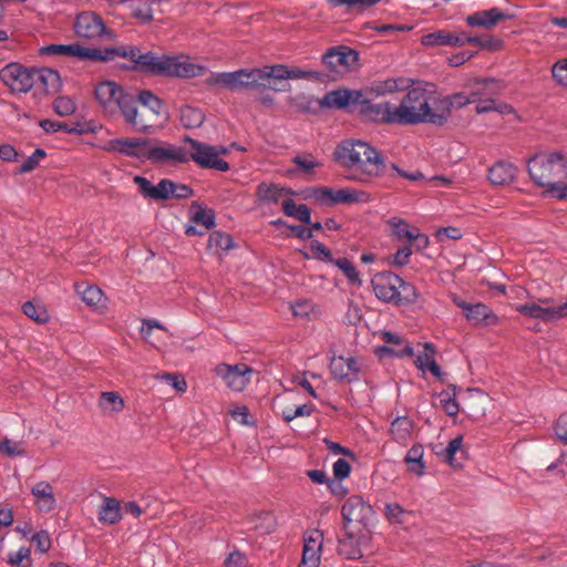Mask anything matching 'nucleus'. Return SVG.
<instances>
[{"label":"nucleus","mask_w":567,"mask_h":567,"mask_svg":"<svg viewBox=\"0 0 567 567\" xmlns=\"http://www.w3.org/2000/svg\"><path fill=\"white\" fill-rule=\"evenodd\" d=\"M412 256L411 246H403L396 250V252L392 256V264L398 267H403L410 262V258Z\"/></svg>","instance_id":"63"},{"label":"nucleus","mask_w":567,"mask_h":567,"mask_svg":"<svg viewBox=\"0 0 567 567\" xmlns=\"http://www.w3.org/2000/svg\"><path fill=\"white\" fill-rule=\"evenodd\" d=\"M406 514L408 511L398 503H386L384 506V515L391 524H403Z\"/></svg>","instance_id":"50"},{"label":"nucleus","mask_w":567,"mask_h":567,"mask_svg":"<svg viewBox=\"0 0 567 567\" xmlns=\"http://www.w3.org/2000/svg\"><path fill=\"white\" fill-rule=\"evenodd\" d=\"M392 236L398 241H413L415 227H411L409 223L401 217H392L388 220Z\"/></svg>","instance_id":"35"},{"label":"nucleus","mask_w":567,"mask_h":567,"mask_svg":"<svg viewBox=\"0 0 567 567\" xmlns=\"http://www.w3.org/2000/svg\"><path fill=\"white\" fill-rule=\"evenodd\" d=\"M372 200V196L370 193L357 189L353 187H343L337 189V194L334 197V203L338 204H355V203H369Z\"/></svg>","instance_id":"34"},{"label":"nucleus","mask_w":567,"mask_h":567,"mask_svg":"<svg viewBox=\"0 0 567 567\" xmlns=\"http://www.w3.org/2000/svg\"><path fill=\"white\" fill-rule=\"evenodd\" d=\"M208 86H221L229 91H269L266 66L239 69L233 72H210L205 79Z\"/></svg>","instance_id":"7"},{"label":"nucleus","mask_w":567,"mask_h":567,"mask_svg":"<svg viewBox=\"0 0 567 567\" xmlns=\"http://www.w3.org/2000/svg\"><path fill=\"white\" fill-rule=\"evenodd\" d=\"M148 138H114L109 141L103 150L111 153H120L122 155L133 157L140 161H146L150 145Z\"/></svg>","instance_id":"15"},{"label":"nucleus","mask_w":567,"mask_h":567,"mask_svg":"<svg viewBox=\"0 0 567 567\" xmlns=\"http://www.w3.org/2000/svg\"><path fill=\"white\" fill-rule=\"evenodd\" d=\"M100 405L105 411L120 412L124 408V400L116 392H102Z\"/></svg>","instance_id":"44"},{"label":"nucleus","mask_w":567,"mask_h":567,"mask_svg":"<svg viewBox=\"0 0 567 567\" xmlns=\"http://www.w3.org/2000/svg\"><path fill=\"white\" fill-rule=\"evenodd\" d=\"M23 313L38 323H45L49 320L47 310L34 305L32 301H27L22 306Z\"/></svg>","instance_id":"46"},{"label":"nucleus","mask_w":567,"mask_h":567,"mask_svg":"<svg viewBox=\"0 0 567 567\" xmlns=\"http://www.w3.org/2000/svg\"><path fill=\"white\" fill-rule=\"evenodd\" d=\"M341 515L347 523L355 522L367 525L373 515V509L361 496L352 495L342 505Z\"/></svg>","instance_id":"17"},{"label":"nucleus","mask_w":567,"mask_h":567,"mask_svg":"<svg viewBox=\"0 0 567 567\" xmlns=\"http://www.w3.org/2000/svg\"><path fill=\"white\" fill-rule=\"evenodd\" d=\"M97 518L100 523L106 525L117 524L122 519L121 503L113 497H103V503L100 506Z\"/></svg>","instance_id":"30"},{"label":"nucleus","mask_w":567,"mask_h":567,"mask_svg":"<svg viewBox=\"0 0 567 567\" xmlns=\"http://www.w3.org/2000/svg\"><path fill=\"white\" fill-rule=\"evenodd\" d=\"M371 285L378 299L394 305L401 303L400 286H402V278L394 272H378L372 278Z\"/></svg>","instance_id":"12"},{"label":"nucleus","mask_w":567,"mask_h":567,"mask_svg":"<svg viewBox=\"0 0 567 567\" xmlns=\"http://www.w3.org/2000/svg\"><path fill=\"white\" fill-rule=\"evenodd\" d=\"M136 101L141 103L142 109L146 111L156 125L159 120L165 121L167 118V111L163 101L151 91H140Z\"/></svg>","instance_id":"24"},{"label":"nucleus","mask_w":567,"mask_h":567,"mask_svg":"<svg viewBox=\"0 0 567 567\" xmlns=\"http://www.w3.org/2000/svg\"><path fill=\"white\" fill-rule=\"evenodd\" d=\"M334 158L349 171L344 178L352 182L369 183L385 166L382 155L370 144L359 140L341 142L334 151Z\"/></svg>","instance_id":"3"},{"label":"nucleus","mask_w":567,"mask_h":567,"mask_svg":"<svg viewBox=\"0 0 567 567\" xmlns=\"http://www.w3.org/2000/svg\"><path fill=\"white\" fill-rule=\"evenodd\" d=\"M121 114L127 125L137 133H147L156 124L152 121L145 110L137 107L136 97H133L124 104Z\"/></svg>","instance_id":"18"},{"label":"nucleus","mask_w":567,"mask_h":567,"mask_svg":"<svg viewBox=\"0 0 567 567\" xmlns=\"http://www.w3.org/2000/svg\"><path fill=\"white\" fill-rule=\"evenodd\" d=\"M31 542L35 545L37 549L41 553H47L51 546V539L45 530L35 533Z\"/></svg>","instance_id":"62"},{"label":"nucleus","mask_w":567,"mask_h":567,"mask_svg":"<svg viewBox=\"0 0 567 567\" xmlns=\"http://www.w3.org/2000/svg\"><path fill=\"white\" fill-rule=\"evenodd\" d=\"M463 444V436L458 435L451 440L444 451L441 453L443 460L453 467H457L461 464L456 461L455 455L461 451Z\"/></svg>","instance_id":"45"},{"label":"nucleus","mask_w":567,"mask_h":567,"mask_svg":"<svg viewBox=\"0 0 567 567\" xmlns=\"http://www.w3.org/2000/svg\"><path fill=\"white\" fill-rule=\"evenodd\" d=\"M330 372L337 380L352 382L358 379V361L353 357L334 355L330 360Z\"/></svg>","instance_id":"23"},{"label":"nucleus","mask_w":567,"mask_h":567,"mask_svg":"<svg viewBox=\"0 0 567 567\" xmlns=\"http://www.w3.org/2000/svg\"><path fill=\"white\" fill-rule=\"evenodd\" d=\"M551 75L559 85L567 87V59L559 60L553 65Z\"/></svg>","instance_id":"56"},{"label":"nucleus","mask_w":567,"mask_h":567,"mask_svg":"<svg viewBox=\"0 0 567 567\" xmlns=\"http://www.w3.org/2000/svg\"><path fill=\"white\" fill-rule=\"evenodd\" d=\"M362 537L344 529L343 536L339 538L338 553L348 559L362 557Z\"/></svg>","instance_id":"29"},{"label":"nucleus","mask_w":567,"mask_h":567,"mask_svg":"<svg viewBox=\"0 0 567 567\" xmlns=\"http://www.w3.org/2000/svg\"><path fill=\"white\" fill-rule=\"evenodd\" d=\"M331 264H333L343 272L350 284L361 286L362 281L360 279L359 272L348 258L333 259Z\"/></svg>","instance_id":"43"},{"label":"nucleus","mask_w":567,"mask_h":567,"mask_svg":"<svg viewBox=\"0 0 567 567\" xmlns=\"http://www.w3.org/2000/svg\"><path fill=\"white\" fill-rule=\"evenodd\" d=\"M436 100L440 126H443L444 124L447 123L449 118L451 117L453 109H461L471 103H474L472 101L471 92L468 94L458 92L451 95H441L436 93Z\"/></svg>","instance_id":"20"},{"label":"nucleus","mask_w":567,"mask_h":567,"mask_svg":"<svg viewBox=\"0 0 567 567\" xmlns=\"http://www.w3.org/2000/svg\"><path fill=\"white\" fill-rule=\"evenodd\" d=\"M517 167L506 161L496 162L487 174L488 181L498 186L508 185L516 178Z\"/></svg>","instance_id":"28"},{"label":"nucleus","mask_w":567,"mask_h":567,"mask_svg":"<svg viewBox=\"0 0 567 567\" xmlns=\"http://www.w3.org/2000/svg\"><path fill=\"white\" fill-rule=\"evenodd\" d=\"M76 291L87 306L95 308L103 306V291L99 287L79 285L76 286Z\"/></svg>","instance_id":"42"},{"label":"nucleus","mask_w":567,"mask_h":567,"mask_svg":"<svg viewBox=\"0 0 567 567\" xmlns=\"http://www.w3.org/2000/svg\"><path fill=\"white\" fill-rule=\"evenodd\" d=\"M375 354L380 359H383L385 357H412L414 352L410 344H403L401 349H393L390 346H379L375 349Z\"/></svg>","instance_id":"47"},{"label":"nucleus","mask_w":567,"mask_h":567,"mask_svg":"<svg viewBox=\"0 0 567 567\" xmlns=\"http://www.w3.org/2000/svg\"><path fill=\"white\" fill-rule=\"evenodd\" d=\"M501 93V85L494 79H481L475 81L471 89L472 101L497 97Z\"/></svg>","instance_id":"31"},{"label":"nucleus","mask_w":567,"mask_h":567,"mask_svg":"<svg viewBox=\"0 0 567 567\" xmlns=\"http://www.w3.org/2000/svg\"><path fill=\"white\" fill-rule=\"evenodd\" d=\"M293 192L289 188L281 187L278 184L274 183H260L256 188V198L259 203L265 205H276L278 204L285 196L292 195Z\"/></svg>","instance_id":"25"},{"label":"nucleus","mask_w":567,"mask_h":567,"mask_svg":"<svg viewBox=\"0 0 567 567\" xmlns=\"http://www.w3.org/2000/svg\"><path fill=\"white\" fill-rule=\"evenodd\" d=\"M281 204L286 216L295 217L303 224H311V212L307 205H297L290 198L284 199Z\"/></svg>","instance_id":"40"},{"label":"nucleus","mask_w":567,"mask_h":567,"mask_svg":"<svg viewBox=\"0 0 567 567\" xmlns=\"http://www.w3.org/2000/svg\"><path fill=\"white\" fill-rule=\"evenodd\" d=\"M193 223L209 229L215 226V215L212 210L199 208L192 217Z\"/></svg>","instance_id":"55"},{"label":"nucleus","mask_w":567,"mask_h":567,"mask_svg":"<svg viewBox=\"0 0 567 567\" xmlns=\"http://www.w3.org/2000/svg\"><path fill=\"white\" fill-rule=\"evenodd\" d=\"M42 55H65L89 61H110L121 56L134 63L133 69L152 75L190 79L202 76L207 68L192 63L186 56L158 55L152 51L142 52L135 45L105 48L104 51L79 44H50L40 49Z\"/></svg>","instance_id":"1"},{"label":"nucleus","mask_w":567,"mask_h":567,"mask_svg":"<svg viewBox=\"0 0 567 567\" xmlns=\"http://www.w3.org/2000/svg\"><path fill=\"white\" fill-rule=\"evenodd\" d=\"M410 87V80L404 78H391L383 81L375 82L371 90L377 95L391 94L398 91Z\"/></svg>","instance_id":"36"},{"label":"nucleus","mask_w":567,"mask_h":567,"mask_svg":"<svg viewBox=\"0 0 567 567\" xmlns=\"http://www.w3.org/2000/svg\"><path fill=\"white\" fill-rule=\"evenodd\" d=\"M234 245L229 234L223 231H214L209 235L207 248L215 255H221L228 251Z\"/></svg>","instance_id":"39"},{"label":"nucleus","mask_w":567,"mask_h":567,"mask_svg":"<svg viewBox=\"0 0 567 567\" xmlns=\"http://www.w3.org/2000/svg\"><path fill=\"white\" fill-rule=\"evenodd\" d=\"M133 182L137 185L144 198L153 200L171 199L172 181L168 178H163L156 185H153L146 177L136 175Z\"/></svg>","instance_id":"19"},{"label":"nucleus","mask_w":567,"mask_h":567,"mask_svg":"<svg viewBox=\"0 0 567 567\" xmlns=\"http://www.w3.org/2000/svg\"><path fill=\"white\" fill-rule=\"evenodd\" d=\"M412 421L405 416H398L390 427V433L394 441L405 443L411 435Z\"/></svg>","instance_id":"41"},{"label":"nucleus","mask_w":567,"mask_h":567,"mask_svg":"<svg viewBox=\"0 0 567 567\" xmlns=\"http://www.w3.org/2000/svg\"><path fill=\"white\" fill-rule=\"evenodd\" d=\"M351 473V465L344 458H338L333 464V476L338 481L347 478Z\"/></svg>","instance_id":"60"},{"label":"nucleus","mask_w":567,"mask_h":567,"mask_svg":"<svg viewBox=\"0 0 567 567\" xmlns=\"http://www.w3.org/2000/svg\"><path fill=\"white\" fill-rule=\"evenodd\" d=\"M439 399L442 409L447 415L455 416L458 413L460 408L454 393L443 390L439 393Z\"/></svg>","instance_id":"48"},{"label":"nucleus","mask_w":567,"mask_h":567,"mask_svg":"<svg viewBox=\"0 0 567 567\" xmlns=\"http://www.w3.org/2000/svg\"><path fill=\"white\" fill-rule=\"evenodd\" d=\"M34 506L41 513H50L56 507L53 486L47 481L35 483L30 491Z\"/></svg>","instance_id":"22"},{"label":"nucleus","mask_w":567,"mask_h":567,"mask_svg":"<svg viewBox=\"0 0 567 567\" xmlns=\"http://www.w3.org/2000/svg\"><path fill=\"white\" fill-rule=\"evenodd\" d=\"M517 311L529 318L539 319L542 321H556L561 319V309L557 307H542L535 302L519 305Z\"/></svg>","instance_id":"27"},{"label":"nucleus","mask_w":567,"mask_h":567,"mask_svg":"<svg viewBox=\"0 0 567 567\" xmlns=\"http://www.w3.org/2000/svg\"><path fill=\"white\" fill-rule=\"evenodd\" d=\"M205 121L204 112L190 105H184L179 110V122L185 128H197Z\"/></svg>","instance_id":"38"},{"label":"nucleus","mask_w":567,"mask_h":567,"mask_svg":"<svg viewBox=\"0 0 567 567\" xmlns=\"http://www.w3.org/2000/svg\"><path fill=\"white\" fill-rule=\"evenodd\" d=\"M323 534L318 529H313L305 537L303 550L301 559L320 561L322 549Z\"/></svg>","instance_id":"33"},{"label":"nucleus","mask_w":567,"mask_h":567,"mask_svg":"<svg viewBox=\"0 0 567 567\" xmlns=\"http://www.w3.org/2000/svg\"><path fill=\"white\" fill-rule=\"evenodd\" d=\"M315 411V405L311 403L301 404L292 408H287L282 411V417L286 422H291L296 417L310 416Z\"/></svg>","instance_id":"51"},{"label":"nucleus","mask_w":567,"mask_h":567,"mask_svg":"<svg viewBox=\"0 0 567 567\" xmlns=\"http://www.w3.org/2000/svg\"><path fill=\"white\" fill-rule=\"evenodd\" d=\"M291 310L295 317L306 318L312 312L313 305L311 301L302 299L292 303Z\"/></svg>","instance_id":"59"},{"label":"nucleus","mask_w":567,"mask_h":567,"mask_svg":"<svg viewBox=\"0 0 567 567\" xmlns=\"http://www.w3.org/2000/svg\"><path fill=\"white\" fill-rule=\"evenodd\" d=\"M47 156L43 148H37L20 166L19 172L21 174L30 173L35 169L40 162Z\"/></svg>","instance_id":"53"},{"label":"nucleus","mask_w":567,"mask_h":567,"mask_svg":"<svg viewBox=\"0 0 567 567\" xmlns=\"http://www.w3.org/2000/svg\"><path fill=\"white\" fill-rule=\"evenodd\" d=\"M435 348L432 343H425L424 350L415 360V365L419 370L426 372L427 368L435 361Z\"/></svg>","instance_id":"52"},{"label":"nucleus","mask_w":567,"mask_h":567,"mask_svg":"<svg viewBox=\"0 0 567 567\" xmlns=\"http://www.w3.org/2000/svg\"><path fill=\"white\" fill-rule=\"evenodd\" d=\"M504 19H506V16L501 9L492 8L488 10H481L472 14H468L465 21L470 27L492 29Z\"/></svg>","instance_id":"26"},{"label":"nucleus","mask_w":567,"mask_h":567,"mask_svg":"<svg viewBox=\"0 0 567 567\" xmlns=\"http://www.w3.org/2000/svg\"><path fill=\"white\" fill-rule=\"evenodd\" d=\"M398 125L432 124L440 126L436 92L426 85L410 87L395 104Z\"/></svg>","instance_id":"5"},{"label":"nucleus","mask_w":567,"mask_h":567,"mask_svg":"<svg viewBox=\"0 0 567 567\" xmlns=\"http://www.w3.org/2000/svg\"><path fill=\"white\" fill-rule=\"evenodd\" d=\"M400 291H401V303L402 302L413 303L419 298L416 288L413 285L405 282L403 279H402V286H400Z\"/></svg>","instance_id":"58"},{"label":"nucleus","mask_w":567,"mask_h":567,"mask_svg":"<svg viewBox=\"0 0 567 567\" xmlns=\"http://www.w3.org/2000/svg\"><path fill=\"white\" fill-rule=\"evenodd\" d=\"M153 164L178 165L189 162L188 151L166 142L153 143L150 141L147 158Z\"/></svg>","instance_id":"10"},{"label":"nucleus","mask_w":567,"mask_h":567,"mask_svg":"<svg viewBox=\"0 0 567 567\" xmlns=\"http://www.w3.org/2000/svg\"><path fill=\"white\" fill-rule=\"evenodd\" d=\"M421 42L425 47H460V33L446 30H437L422 37Z\"/></svg>","instance_id":"32"},{"label":"nucleus","mask_w":567,"mask_h":567,"mask_svg":"<svg viewBox=\"0 0 567 567\" xmlns=\"http://www.w3.org/2000/svg\"><path fill=\"white\" fill-rule=\"evenodd\" d=\"M184 141L192 147V152H188L189 161H194L199 167L218 172L229 171V164L218 157L217 146L208 145L189 136H185Z\"/></svg>","instance_id":"9"},{"label":"nucleus","mask_w":567,"mask_h":567,"mask_svg":"<svg viewBox=\"0 0 567 567\" xmlns=\"http://www.w3.org/2000/svg\"><path fill=\"white\" fill-rule=\"evenodd\" d=\"M248 559L244 553L239 550H233L229 553L224 564L226 567H246Z\"/></svg>","instance_id":"64"},{"label":"nucleus","mask_w":567,"mask_h":567,"mask_svg":"<svg viewBox=\"0 0 567 567\" xmlns=\"http://www.w3.org/2000/svg\"><path fill=\"white\" fill-rule=\"evenodd\" d=\"M94 95L104 112L111 115L122 112L124 104L133 97L114 81L100 82L94 89Z\"/></svg>","instance_id":"8"},{"label":"nucleus","mask_w":567,"mask_h":567,"mask_svg":"<svg viewBox=\"0 0 567 567\" xmlns=\"http://www.w3.org/2000/svg\"><path fill=\"white\" fill-rule=\"evenodd\" d=\"M358 61V53L348 47L329 49L322 55V63L334 74L348 73Z\"/></svg>","instance_id":"14"},{"label":"nucleus","mask_w":567,"mask_h":567,"mask_svg":"<svg viewBox=\"0 0 567 567\" xmlns=\"http://www.w3.org/2000/svg\"><path fill=\"white\" fill-rule=\"evenodd\" d=\"M456 305L462 309L466 319L474 326H491L497 322V316L484 303L477 302L471 305L465 301H456Z\"/></svg>","instance_id":"21"},{"label":"nucleus","mask_w":567,"mask_h":567,"mask_svg":"<svg viewBox=\"0 0 567 567\" xmlns=\"http://www.w3.org/2000/svg\"><path fill=\"white\" fill-rule=\"evenodd\" d=\"M74 32L84 39L100 38L107 32L102 18L94 12H82L74 20Z\"/></svg>","instance_id":"16"},{"label":"nucleus","mask_w":567,"mask_h":567,"mask_svg":"<svg viewBox=\"0 0 567 567\" xmlns=\"http://www.w3.org/2000/svg\"><path fill=\"white\" fill-rule=\"evenodd\" d=\"M535 184L557 199H567V159L561 152H540L527 161Z\"/></svg>","instance_id":"4"},{"label":"nucleus","mask_w":567,"mask_h":567,"mask_svg":"<svg viewBox=\"0 0 567 567\" xmlns=\"http://www.w3.org/2000/svg\"><path fill=\"white\" fill-rule=\"evenodd\" d=\"M292 162L306 173H310L315 167H318L320 164L312 158L310 154L306 155H297L292 158Z\"/></svg>","instance_id":"61"},{"label":"nucleus","mask_w":567,"mask_h":567,"mask_svg":"<svg viewBox=\"0 0 567 567\" xmlns=\"http://www.w3.org/2000/svg\"><path fill=\"white\" fill-rule=\"evenodd\" d=\"M215 373L225 382L227 388L241 392L250 382L252 369L245 363H221L215 368Z\"/></svg>","instance_id":"13"},{"label":"nucleus","mask_w":567,"mask_h":567,"mask_svg":"<svg viewBox=\"0 0 567 567\" xmlns=\"http://www.w3.org/2000/svg\"><path fill=\"white\" fill-rule=\"evenodd\" d=\"M0 453L10 457H16L23 455L25 450L21 442L4 439L0 441Z\"/></svg>","instance_id":"54"},{"label":"nucleus","mask_w":567,"mask_h":567,"mask_svg":"<svg viewBox=\"0 0 567 567\" xmlns=\"http://www.w3.org/2000/svg\"><path fill=\"white\" fill-rule=\"evenodd\" d=\"M53 110L60 116H69L76 111V104L71 97L61 95L53 101Z\"/></svg>","instance_id":"49"},{"label":"nucleus","mask_w":567,"mask_h":567,"mask_svg":"<svg viewBox=\"0 0 567 567\" xmlns=\"http://www.w3.org/2000/svg\"><path fill=\"white\" fill-rule=\"evenodd\" d=\"M337 190L330 187H317L313 189V196L321 204L337 205L334 203Z\"/></svg>","instance_id":"57"},{"label":"nucleus","mask_w":567,"mask_h":567,"mask_svg":"<svg viewBox=\"0 0 567 567\" xmlns=\"http://www.w3.org/2000/svg\"><path fill=\"white\" fill-rule=\"evenodd\" d=\"M424 447L421 444H414L408 451L404 462L408 464L409 471L422 476L425 473V464L423 462Z\"/></svg>","instance_id":"37"},{"label":"nucleus","mask_w":567,"mask_h":567,"mask_svg":"<svg viewBox=\"0 0 567 567\" xmlns=\"http://www.w3.org/2000/svg\"><path fill=\"white\" fill-rule=\"evenodd\" d=\"M267 83L269 91H285L277 86V81L282 80H298V79H310L321 80L322 74L313 70H302L298 66H288L285 64H272L266 65Z\"/></svg>","instance_id":"11"},{"label":"nucleus","mask_w":567,"mask_h":567,"mask_svg":"<svg viewBox=\"0 0 567 567\" xmlns=\"http://www.w3.org/2000/svg\"><path fill=\"white\" fill-rule=\"evenodd\" d=\"M35 78L47 90L58 91L61 76L52 69L29 70L19 63H9L0 70V80L14 93H28L34 85Z\"/></svg>","instance_id":"6"},{"label":"nucleus","mask_w":567,"mask_h":567,"mask_svg":"<svg viewBox=\"0 0 567 567\" xmlns=\"http://www.w3.org/2000/svg\"><path fill=\"white\" fill-rule=\"evenodd\" d=\"M319 103L322 107L357 113L368 122L398 125L395 104L390 102L372 103L360 90H334L324 94Z\"/></svg>","instance_id":"2"}]
</instances>
